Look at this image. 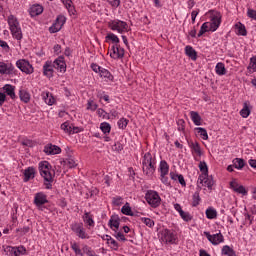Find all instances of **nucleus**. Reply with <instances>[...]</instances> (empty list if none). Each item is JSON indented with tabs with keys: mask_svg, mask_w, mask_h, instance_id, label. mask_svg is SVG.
<instances>
[{
	"mask_svg": "<svg viewBox=\"0 0 256 256\" xmlns=\"http://www.w3.org/2000/svg\"><path fill=\"white\" fill-rule=\"evenodd\" d=\"M38 169L41 177L45 181L46 189H51L53 183V177H55V170L48 161H41L38 164Z\"/></svg>",
	"mask_w": 256,
	"mask_h": 256,
	"instance_id": "f257e3e1",
	"label": "nucleus"
},
{
	"mask_svg": "<svg viewBox=\"0 0 256 256\" xmlns=\"http://www.w3.org/2000/svg\"><path fill=\"white\" fill-rule=\"evenodd\" d=\"M7 23L8 29L13 39H16V41L21 43V40L23 39V30L21 29V23L19 22V19L15 15L10 14L7 17Z\"/></svg>",
	"mask_w": 256,
	"mask_h": 256,
	"instance_id": "f03ea898",
	"label": "nucleus"
},
{
	"mask_svg": "<svg viewBox=\"0 0 256 256\" xmlns=\"http://www.w3.org/2000/svg\"><path fill=\"white\" fill-rule=\"evenodd\" d=\"M155 165H157L155 157H153V155H151L149 152L144 154L142 160V171L144 175L147 177H153V174L155 173Z\"/></svg>",
	"mask_w": 256,
	"mask_h": 256,
	"instance_id": "7ed1b4c3",
	"label": "nucleus"
},
{
	"mask_svg": "<svg viewBox=\"0 0 256 256\" xmlns=\"http://www.w3.org/2000/svg\"><path fill=\"white\" fill-rule=\"evenodd\" d=\"M108 27L111 29V31H115L116 33H120V35H123V33H129V24L123 20L114 19L110 20L108 22Z\"/></svg>",
	"mask_w": 256,
	"mask_h": 256,
	"instance_id": "20e7f679",
	"label": "nucleus"
},
{
	"mask_svg": "<svg viewBox=\"0 0 256 256\" xmlns=\"http://www.w3.org/2000/svg\"><path fill=\"white\" fill-rule=\"evenodd\" d=\"M145 200L153 209H157L161 205V196L155 190H148L145 194Z\"/></svg>",
	"mask_w": 256,
	"mask_h": 256,
	"instance_id": "39448f33",
	"label": "nucleus"
},
{
	"mask_svg": "<svg viewBox=\"0 0 256 256\" xmlns=\"http://www.w3.org/2000/svg\"><path fill=\"white\" fill-rule=\"evenodd\" d=\"M70 229L79 239H91V236H89V233L83 227V223L74 222L71 224Z\"/></svg>",
	"mask_w": 256,
	"mask_h": 256,
	"instance_id": "423d86ee",
	"label": "nucleus"
},
{
	"mask_svg": "<svg viewBox=\"0 0 256 256\" xmlns=\"http://www.w3.org/2000/svg\"><path fill=\"white\" fill-rule=\"evenodd\" d=\"M16 67L26 75H32V73H34L35 71V69L33 68V65H31V63H29V61L25 59L18 60L16 62Z\"/></svg>",
	"mask_w": 256,
	"mask_h": 256,
	"instance_id": "0eeeda50",
	"label": "nucleus"
},
{
	"mask_svg": "<svg viewBox=\"0 0 256 256\" xmlns=\"http://www.w3.org/2000/svg\"><path fill=\"white\" fill-rule=\"evenodd\" d=\"M204 235L207 238V240L215 246L221 245V243H225V237L223 236L221 231H219L216 234H211L210 232L205 231Z\"/></svg>",
	"mask_w": 256,
	"mask_h": 256,
	"instance_id": "6e6552de",
	"label": "nucleus"
},
{
	"mask_svg": "<svg viewBox=\"0 0 256 256\" xmlns=\"http://www.w3.org/2000/svg\"><path fill=\"white\" fill-rule=\"evenodd\" d=\"M210 21L208 22L214 31H217L221 26V13L217 11H209Z\"/></svg>",
	"mask_w": 256,
	"mask_h": 256,
	"instance_id": "1a4fd4ad",
	"label": "nucleus"
},
{
	"mask_svg": "<svg viewBox=\"0 0 256 256\" xmlns=\"http://www.w3.org/2000/svg\"><path fill=\"white\" fill-rule=\"evenodd\" d=\"M161 241L163 243H175L177 241V234H175V231L170 229H164L161 232Z\"/></svg>",
	"mask_w": 256,
	"mask_h": 256,
	"instance_id": "9d476101",
	"label": "nucleus"
},
{
	"mask_svg": "<svg viewBox=\"0 0 256 256\" xmlns=\"http://www.w3.org/2000/svg\"><path fill=\"white\" fill-rule=\"evenodd\" d=\"M1 75H17V69L10 62H0V77Z\"/></svg>",
	"mask_w": 256,
	"mask_h": 256,
	"instance_id": "9b49d317",
	"label": "nucleus"
},
{
	"mask_svg": "<svg viewBox=\"0 0 256 256\" xmlns=\"http://www.w3.org/2000/svg\"><path fill=\"white\" fill-rule=\"evenodd\" d=\"M4 252L6 253V255H9V256H21V255H25V253L27 252V249H25V247L23 246H19V247L4 246Z\"/></svg>",
	"mask_w": 256,
	"mask_h": 256,
	"instance_id": "f8f14e48",
	"label": "nucleus"
},
{
	"mask_svg": "<svg viewBox=\"0 0 256 256\" xmlns=\"http://www.w3.org/2000/svg\"><path fill=\"white\" fill-rule=\"evenodd\" d=\"M46 203H49V200H47V194L43 192H38L34 196V205L39 209L40 211H43V205H46Z\"/></svg>",
	"mask_w": 256,
	"mask_h": 256,
	"instance_id": "ddd939ff",
	"label": "nucleus"
},
{
	"mask_svg": "<svg viewBox=\"0 0 256 256\" xmlns=\"http://www.w3.org/2000/svg\"><path fill=\"white\" fill-rule=\"evenodd\" d=\"M67 21V18L63 15H59L55 22L52 24V26L49 27L50 33H59L60 29H63V26L65 25Z\"/></svg>",
	"mask_w": 256,
	"mask_h": 256,
	"instance_id": "4468645a",
	"label": "nucleus"
},
{
	"mask_svg": "<svg viewBox=\"0 0 256 256\" xmlns=\"http://www.w3.org/2000/svg\"><path fill=\"white\" fill-rule=\"evenodd\" d=\"M111 59H123L125 57V50L120 48L118 44H115L110 49Z\"/></svg>",
	"mask_w": 256,
	"mask_h": 256,
	"instance_id": "2eb2a0df",
	"label": "nucleus"
},
{
	"mask_svg": "<svg viewBox=\"0 0 256 256\" xmlns=\"http://www.w3.org/2000/svg\"><path fill=\"white\" fill-rule=\"evenodd\" d=\"M54 69L60 71V73H65L67 71V64L65 63V57L59 56L53 62Z\"/></svg>",
	"mask_w": 256,
	"mask_h": 256,
	"instance_id": "dca6fc26",
	"label": "nucleus"
},
{
	"mask_svg": "<svg viewBox=\"0 0 256 256\" xmlns=\"http://www.w3.org/2000/svg\"><path fill=\"white\" fill-rule=\"evenodd\" d=\"M197 184L203 185L204 187H207L208 189H213V185L215 184V182L213 181V176H209V174H207L203 178H201V176H199Z\"/></svg>",
	"mask_w": 256,
	"mask_h": 256,
	"instance_id": "f3484780",
	"label": "nucleus"
},
{
	"mask_svg": "<svg viewBox=\"0 0 256 256\" xmlns=\"http://www.w3.org/2000/svg\"><path fill=\"white\" fill-rule=\"evenodd\" d=\"M54 69L55 67L53 66V63L51 61H46L43 65V75L48 77V79H51L55 73Z\"/></svg>",
	"mask_w": 256,
	"mask_h": 256,
	"instance_id": "a211bd4d",
	"label": "nucleus"
},
{
	"mask_svg": "<svg viewBox=\"0 0 256 256\" xmlns=\"http://www.w3.org/2000/svg\"><path fill=\"white\" fill-rule=\"evenodd\" d=\"M44 153H46V155H59L61 148L57 145L48 144L44 147Z\"/></svg>",
	"mask_w": 256,
	"mask_h": 256,
	"instance_id": "6ab92c4d",
	"label": "nucleus"
},
{
	"mask_svg": "<svg viewBox=\"0 0 256 256\" xmlns=\"http://www.w3.org/2000/svg\"><path fill=\"white\" fill-rule=\"evenodd\" d=\"M209 31L215 33V30L212 28L211 24H209V22H204L200 27L198 37H203V35H205V33H209Z\"/></svg>",
	"mask_w": 256,
	"mask_h": 256,
	"instance_id": "aec40b11",
	"label": "nucleus"
},
{
	"mask_svg": "<svg viewBox=\"0 0 256 256\" xmlns=\"http://www.w3.org/2000/svg\"><path fill=\"white\" fill-rule=\"evenodd\" d=\"M189 147L191 149L192 155L195 153L198 157H201L203 155V151L201 150V145H199V142H189Z\"/></svg>",
	"mask_w": 256,
	"mask_h": 256,
	"instance_id": "412c9836",
	"label": "nucleus"
},
{
	"mask_svg": "<svg viewBox=\"0 0 256 256\" xmlns=\"http://www.w3.org/2000/svg\"><path fill=\"white\" fill-rule=\"evenodd\" d=\"M4 94L8 95V97L12 99H16L17 95H15V86L11 84H6L3 87Z\"/></svg>",
	"mask_w": 256,
	"mask_h": 256,
	"instance_id": "4be33fe9",
	"label": "nucleus"
},
{
	"mask_svg": "<svg viewBox=\"0 0 256 256\" xmlns=\"http://www.w3.org/2000/svg\"><path fill=\"white\" fill-rule=\"evenodd\" d=\"M42 98L46 105H53L55 103V97L49 91L42 92Z\"/></svg>",
	"mask_w": 256,
	"mask_h": 256,
	"instance_id": "5701e85b",
	"label": "nucleus"
},
{
	"mask_svg": "<svg viewBox=\"0 0 256 256\" xmlns=\"http://www.w3.org/2000/svg\"><path fill=\"white\" fill-rule=\"evenodd\" d=\"M30 179H35V168L33 167L24 170V183H27Z\"/></svg>",
	"mask_w": 256,
	"mask_h": 256,
	"instance_id": "b1692460",
	"label": "nucleus"
},
{
	"mask_svg": "<svg viewBox=\"0 0 256 256\" xmlns=\"http://www.w3.org/2000/svg\"><path fill=\"white\" fill-rule=\"evenodd\" d=\"M110 229H112V231H117L119 229V225H120V220L117 216H111L109 223H108Z\"/></svg>",
	"mask_w": 256,
	"mask_h": 256,
	"instance_id": "393cba45",
	"label": "nucleus"
},
{
	"mask_svg": "<svg viewBox=\"0 0 256 256\" xmlns=\"http://www.w3.org/2000/svg\"><path fill=\"white\" fill-rule=\"evenodd\" d=\"M43 13V6L39 4H34L30 8L31 17H37V15H41Z\"/></svg>",
	"mask_w": 256,
	"mask_h": 256,
	"instance_id": "a878e982",
	"label": "nucleus"
},
{
	"mask_svg": "<svg viewBox=\"0 0 256 256\" xmlns=\"http://www.w3.org/2000/svg\"><path fill=\"white\" fill-rule=\"evenodd\" d=\"M82 219L88 227H95V220H93V215H91V213L85 212Z\"/></svg>",
	"mask_w": 256,
	"mask_h": 256,
	"instance_id": "bb28decb",
	"label": "nucleus"
},
{
	"mask_svg": "<svg viewBox=\"0 0 256 256\" xmlns=\"http://www.w3.org/2000/svg\"><path fill=\"white\" fill-rule=\"evenodd\" d=\"M158 171L160 175H169V164L165 160H161Z\"/></svg>",
	"mask_w": 256,
	"mask_h": 256,
	"instance_id": "cd10ccee",
	"label": "nucleus"
},
{
	"mask_svg": "<svg viewBox=\"0 0 256 256\" xmlns=\"http://www.w3.org/2000/svg\"><path fill=\"white\" fill-rule=\"evenodd\" d=\"M201 174L199 175L200 179H203L206 175H209V167L207 166V162L201 161L198 165Z\"/></svg>",
	"mask_w": 256,
	"mask_h": 256,
	"instance_id": "c85d7f7f",
	"label": "nucleus"
},
{
	"mask_svg": "<svg viewBox=\"0 0 256 256\" xmlns=\"http://www.w3.org/2000/svg\"><path fill=\"white\" fill-rule=\"evenodd\" d=\"M185 55L192 59V61H197V51H195L192 46L187 45L185 47Z\"/></svg>",
	"mask_w": 256,
	"mask_h": 256,
	"instance_id": "c756f323",
	"label": "nucleus"
},
{
	"mask_svg": "<svg viewBox=\"0 0 256 256\" xmlns=\"http://www.w3.org/2000/svg\"><path fill=\"white\" fill-rule=\"evenodd\" d=\"M19 98L23 103H29L31 101V94L25 89L19 90Z\"/></svg>",
	"mask_w": 256,
	"mask_h": 256,
	"instance_id": "7c9ffc66",
	"label": "nucleus"
},
{
	"mask_svg": "<svg viewBox=\"0 0 256 256\" xmlns=\"http://www.w3.org/2000/svg\"><path fill=\"white\" fill-rule=\"evenodd\" d=\"M240 115L243 119H247L251 115V108L249 107V102L243 103V108L240 110Z\"/></svg>",
	"mask_w": 256,
	"mask_h": 256,
	"instance_id": "2f4dec72",
	"label": "nucleus"
},
{
	"mask_svg": "<svg viewBox=\"0 0 256 256\" xmlns=\"http://www.w3.org/2000/svg\"><path fill=\"white\" fill-rule=\"evenodd\" d=\"M236 34L241 35L242 37L247 36V29L245 28V24L238 22L235 24Z\"/></svg>",
	"mask_w": 256,
	"mask_h": 256,
	"instance_id": "473e14b6",
	"label": "nucleus"
},
{
	"mask_svg": "<svg viewBox=\"0 0 256 256\" xmlns=\"http://www.w3.org/2000/svg\"><path fill=\"white\" fill-rule=\"evenodd\" d=\"M216 75L220 77L223 75H227V68H225V64L222 62H218L215 66Z\"/></svg>",
	"mask_w": 256,
	"mask_h": 256,
	"instance_id": "72a5a7b5",
	"label": "nucleus"
},
{
	"mask_svg": "<svg viewBox=\"0 0 256 256\" xmlns=\"http://www.w3.org/2000/svg\"><path fill=\"white\" fill-rule=\"evenodd\" d=\"M70 247L74 251L75 256H83V249H81V246L77 242H71Z\"/></svg>",
	"mask_w": 256,
	"mask_h": 256,
	"instance_id": "f704fd0d",
	"label": "nucleus"
},
{
	"mask_svg": "<svg viewBox=\"0 0 256 256\" xmlns=\"http://www.w3.org/2000/svg\"><path fill=\"white\" fill-rule=\"evenodd\" d=\"M99 75L102 79H105L106 81H113L114 79V77L111 75V72H109V70L105 68L101 69Z\"/></svg>",
	"mask_w": 256,
	"mask_h": 256,
	"instance_id": "c9c22d12",
	"label": "nucleus"
},
{
	"mask_svg": "<svg viewBox=\"0 0 256 256\" xmlns=\"http://www.w3.org/2000/svg\"><path fill=\"white\" fill-rule=\"evenodd\" d=\"M190 117L194 125H197V126L201 125V116L199 115L198 112L191 111Z\"/></svg>",
	"mask_w": 256,
	"mask_h": 256,
	"instance_id": "e433bc0d",
	"label": "nucleus"
},
{
	"mask_svg": "<svg viewBox=\"0 0 256 256\" xmlns=\"http://www.w3.org/2000/svg\"><path fill=\"white\" fill-rule=\"evenodd\" d=\"M82 253H83V256L85 255H88V256H99L95 253V251H93V249L88 246L87 244H84L82 246Z\"/></svg>",
	"mask_w": 256,
	"mask_h": 256,
	"instance_id": "4c0bfd02",
	"label": "nucleus"
},
{
	"mask_svg": "<svg viewBox=\"0 0 256 256\" xmlns=\"http://www.w3.org/2000/svg\"><path fill=\"white\" fill-rule=\"evenodd\" d=\"M205 213L207 219H217V210L215 208L209 207Z\"/></svg>",
	"mask_w": 256,
	"mask_h": 256,
	"instance_id": "58836bf2",
	"label": "nucleus"
},
{
	"mask_svg": "<svg viewBox=\"0 0 256 256\" xmlns=\"http://www.w3.org/2000/svg\"><path fill=\"white\" fill-rule=\"evenodd\" d=\"M100 130L104 135H109V133H111V124H109V122H102L100 124Z\"/></svg>",
	"mask_w": 256,
	"mask_h": 256,
	"instance_id": "ea45409f",
	"label": "nucleus"
},
{
	"mask_svg": "<svg viewBox=\"0 0 256 256\" xmlns=\"http://www.w3.org/2000/svg\"><path fill=\"white\" fill-rule=\"evenodd\" d=\"M106 243L110 247V249H112V251H119V243H117L116 240L113 239V237L110 236L108 242Z\"/></svg>",
	"mask_w": 256,
	"mask_h": 256,
	"instance_id": "a19ab883",
	"label": "nucleus"
},
{
	"mask_svg": "<svg viewBox=\"0 0 256 256\" xmlns=\"http://www.w3.org/2000/svg\"><path fill=\"white\" fill-rule=\"evenodd\" d=\"M247 69L249 73H256V55L250 58V63Z\"/></svg>",
	"mask_w": 256,
	"mask_h": 256,
	"instance_id": "79ce46f5",
	"label": "nucleus"
},
{
	"mask_svg": "<svg viewBox=\"0 0 256 256\" xmlns=\"http://www.w3.org/2000/svg\"><path fill=\"white\" fill-rule=\"evenodd\" d=\"M200 203H201V196L199 195V191H196L192 195V207H198Z\"/></svg>",
	"mask_w": 256,
	"mask_h": 256,
	"instance_id": "37998d69",
	"label": "nucleus"
},
{
	"mask_svg": "<svg viewBox=\"0 0 256 256\" xmlns=\"http://www.w3.org/2000/svg\"><path fill=\"white\" fill-rule=\"evenodd\" d=\"M195 130L203 141H207V139H209V134H207V130L205 128L198 127L195 128Z\"/></svg>",
	"mask_w": 256,
	"mask_h": 256,
	"instance_id": "c03bdc74",
	"label": "nucleus"
},
{
	"mask_svg": "<svg viewBox=\"0 0 256 256\" xmlns=\"http://www.w3.org/2000/svg\"><path fill=\"white\" fill-rule=\"evenodd\" d=\"M233 165L235 167V169H243L245 167V160L241 159V158H235L233 160Z\"/></svg>",
	"mask_w": 256,
	"mask_h": 256,
	"instance_id": "a18cd8bd",
	"label": "nucleus"
},
{
	"mask_svg": "<svg viewBox=\"0 0 256 256\" xmlns=\"http://www.w3.org/2000/svg\"><path fill=\"white\" fill-rule=\"evenodd\" d=\"M98 107H99V105H98L97 103H95L94 100L89 99V100L87 101V107H86V109H87L88 111L95 112V111H97Z\"/></svg>",
	"mask_w": 256,
	"mask_h": 256,
	"instance_id": "49530a36",
	"label": "nucleus"
},
{
	"mask_svg": "<svg viewBox=\"0 0 256 256\" xmlns=\"http://www.w3.org/2000/svg\"><path fill=\"white\" fill-rule=\"evenodd\" d=\"M106 39L108 41H112V43H115L116 45H119V37L111 32L106 35Z\"/></svg>",
	"mask_w": 256,
	"mask_h": 256,
	"instance_id": "de8ad7c7",
	"label": "nucleus"
},
{
	"mask_svg": "<svg viewBox=\"0 0 256 256\" xmlns=\"http://www.w3.org/2000/svg\"><path fill=\"white\" fill-rule=\"evenodd\" d=\"M71 127L72 124L69 122H64L63 124H61L62 131H64V133H67L68 135H71Z\"/></svg>",
	"mask_w": 256,
	"mask_h": 256,
	"instance_id": "09e8293b",
	"label": "nucleus"
},
{
	"mask_svg": "<svg viewBox=\"0 0 256 256\" xmlns=\"http://www.w3.org/2000/svg\"><path fill=\"white\" fill-rule=\"evenodd\" d=\"M98 117H102V119H111L109 113H107L103 108L97 109Z\"/></svg>",
	"mask_w": 256,
	"mask_h": 256,
	"instance_id": "8fccbe9b",
	"label": "nucleus"
},
{
	"mask_svg": "<svg viewBox=\"0 0 256 256\" xmlns=\"http://www.w3.org/2000/svg\"><path fill=\"white\" fill-rule=\"evenodd\" d=\"M121 213H123V215H133V211L131 210V206H129V203H126L121 208Z\"/></svg>",
	"mask_w": 256,
	"mask_h": 256,
	"instance_id": "3c124183",
	"label": "nucleus"
},
{
	"mask_svg": "<svg viewBox=\"0 0 256 256\" xmlns=\"http://www.w3.org/2000/svg\"><path fill=\"white\" fill-rule=\"evenodd\" d=\"M141 221L146 225V227H155V221H153L151 218H141Z\"/></svg>",
	"mask_w": 256,
	"mask_h": 256,
	"instance_id": "603ef678",
	"label": "nucleus"
},
{
	"mask_svg": "<svg viewBox=\"0 0 256 256\" xmlns=\"http://www.w3.org/2000/svg\"><path fill=\"white\" fill-rule=\"evenodd\" d=\"M127 125H129V120L126 118H121L118 121V127L119 129H127Z\"/></svg>",
	"mask_w": 256,
	"mask_h": 256,
	"instance_id": "864d4df0",
	"label": "nucleus"
},
{
	"mask_svg": "<svg viewBox=\"0 0 256 256\" xmlns=\"http://www.w3.org/2000/svg\"><path fill=\"white\" fill-rule=\"evenodd\" d=\"M160 181L163 183V185H166V187L171 186V182L169 181V177H167V174H160Z\"/></svg>",
	"mask_w": 256,
	"mask_h": 256,
	"instance_id": "5fc2aeb1",
	"label": "nucleus"
},
{
	"mask_svg": "<svg viewBox=\"0 0 256 256\" xmlns=\"http://www.w3.org/2000/svg\"><path fill=\"white\" fill-rule=\"evenodd\" d=\"M180 217L183 219V221H186L187 223H189V221L193 219V216H191L189 212H185L183 210L182 213L180 214Z\"/></svg>",
	"mask_w": 256,
	"mask_h": 256,
	"instance_id": "6e6d98bb",
	"label": "nucleus"
},
{
	"mask_svg": "<svg viewBox=\"0 0 256 256\" xmlns=\"http://www.w3.org/2000/svg\"><path fill=\"white\" fill-rule=\"evenodd\" d=\"M114 237L118 241H127V238H125V234H123L122 232H119L117 230L114 231Z\"/></svg>",
	"mask_w": 256,
	"mask_h": 256,
	"instance_id": "4d7b16f0",
	"label": "nucleus"
},
{
	"mask_svg": "<svg viewBox=\"0 0 256 256\" xmlns=\"http://www.w3.org/2000/svg\"><path fill=\"white\" fill-rule=\"evenodd\" d=\"M112 202L116 207H121V205H123V198L121 196H116L113 198Z\"/></svg>",
	"mask_w": 256,
	"mask_h": 256,
	"instance_id": "13d9d810",
	"label": "nucleus"
},
{
	"mask_svg": "<svg viewBox=\"0 0 256 256\" xmlns=\"http://www.w3.org/2000/svg\"><path fill=\"white\" fill-rule=\"evenodd\" d=\"M247 17H249V19H253L254 21H256V10L248 8L247 9Z\"/></svg>",
	"mask_w": 256,
	"mask_h": 256,
	"instance_id": "bf43d9fd",
	"label": "nucleus"
},
{
	"mask_svg": "<svg viewBox=\"0 0 256 256\" xmlns=\"http://www.w3.org/2000/svg\"><path fill=\"white\" fill-rule=\"evenodd\" d=\"M66 165L69 167V169H73V167H77V162H75V160L72 158H68L66 160Z\"/></svg>",
	"mask_w": 256,
	"mask_h": 256,
	"instance_id": "052dcab7",
	"label": "nucleus"
},
{
	"mask_svg": "<svg viewBox=\"0 0 256 256\" xmlns=\"http://www.w3.org/2000/svg\"><path fill=\"white\" fill-rule=\"evenodd\" d=\"M107 3H109V5H111V7H113L114 9H117V7H119V5H121V0H106Z\"/></svg>",
	"mask_w": 256,
	"mask_h": 256,
	"instance_id": "680f3d73",
	"label": "nucleus"
},
{
	"mask_svg": "<svg viewBox=\"0 0 256 256\" xmlns=\"http://www.w3.org/2000/svg\"><path fill=\"white\" fill-rule=\"evenodd\" d=\"M240 186L241 185L239 184V182H237V180L235 179L230 182V189H232V191L239 189Z\"/></svg>",
	"mask_w": 256,
	"mask_h": 256,
	"instance_id": "e2e57ef3",
	"label": "nucleus"
},
{
	"mask_svg": "<svg viewBox=\"0 0 256 256\" xmlns=\"http://www.w3.org/2000/svg\"><path fill=\"white\" fill-rule=\"evenodd\" d=\"M234 193H238L239 195H247V189L243 187V185H240L239 188H237Z\"/></svg>",
	"mask_w": 256,
	"mask_h": 256,
	"instance_id": "0e129e2a",
	"label": "nucleus"
},
{
	"mask_svg": "<svg viewBox=\"0 0 256 256\" xmlns=\"http://www.w3.org/2000/svg\"><path fill=\"white\" fill-rule=\"evenodd\" d=\"M91 69L92 71H94V73H101V70L103 69V67L93 63L91 64Z\"/></svg>",
	"mask_w": 256,
	"mask_h": 256,
	"instance_id": "69168bd1",
	"label": "nucleus"
},
{
	"mask_svg": "<svg viewBox=\"0 0 256 256\" xmlns=\"http://www.w3.org/2000/svg\"><path fill=\"white\" fill-rule=\"evenodd\" d=\"M110 115V119H117L119 118V112L115 109L110 110V113H108Z\"/></svg>",
	"mask_w": 256,
	"mask_h": 256,
	"instance_id": "338daca9",
	"label": "nucleus"
},
{
	"mask_svg": "<svg viewBox=\"0 0 256 256\" xmlns=\"http://www.w3.org/2000/svg\"><path fill=\"white\" fill-rule=\"evenodd\" d=\"M0 47H2V49H4V51H6V53H9V44H7V42L3 41L0 39Z\"/></svg>",
	"mask_w": 256,
	"mask_h": 256,
	"instance_id": "774afa93",
	"label": "nucleus"
}]
</instances>
